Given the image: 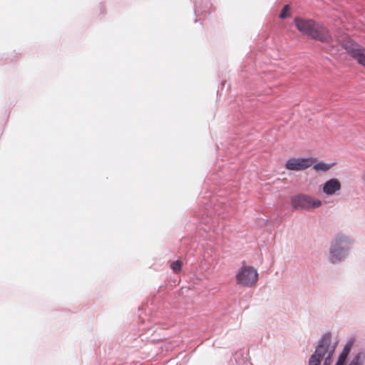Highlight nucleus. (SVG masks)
Listing matches in <instances>:
<instances>
[{
	"instance_id": "nucleus-6",
	"label": "nucleus",
	"mask_w": 365,
	"mask_h": 365,
	"mask_svg": "<svg viewBox=\"0 0 365 365\" xmlns=\"http://www.w3.org/2000/svg\"><path fill=\"white\" fill-rule=\"evenodd\" d=\"M311 38L324 43H329L333 41V36L329 29L324 24L317 21Z\"/></svg>"
},
{
	"instance_id": "nucleus-7",
	"label": "nucleus",
	"mask_w": 365,
	"mask_h": 365,
	"mask_svg": "<svg viewBox=\"0 0 365 365\" xmlns=\"http://www.w3.org/2000/svg\"><path fill=\"white\" fill-rule=\"evenodd\" d=\"M294 24L299 32L311 38L317 21L312 19L297 17L294 19Z\"/></svg>"
},
{
	"instance_id": "nucleus-3",
	"label": "nucleus",
	"mask_w": 365,
	"mask_h": 365,
	"mask_svg": "<svg viewBox=\"0 0 365 365\" xmlns=\"http://www.w3.org/2000/svg\"><path fill=\"white\" fill-rule=\"evenodd\" d=\"M331 341V332L327 331L324 333L319 339L314 353L309 359V365H320L330 346Z\"/></svg>"
},
{
	"instance_id": "nucleus-12",
	"label": "nucleus",
	"mask_w": 365,
	"mask_h": 365,
	"mask_svg": "<svg viewBox=\"0 0 365 365\" xmlns=\"http://www.w3.org/2000/svg\"><path fill=\"white\" fill-rule=\"evenodd\" d=\"M365 361V352L363 351H359L356 354L350 362L346 365H363Z\"/></svg>"
},
{
	"instance_id": "nucleus-2",
	"label": "nucleus",
	"mask_w": 365,
	"mask_h": 365,
	"mask_svg": "<svg viewBox=\"0 0 365 365\" xmlns=\"http://www.w3.org/2000/svg\"><path fill=\"white\" fill-rule=\"evenodd\" d=\"M290 204L294 210L309 211L319 207L322 205V201L314 199L307 194L299 193L291 197Z\"/></svg>"
},
{
	"instance_id": "nucleus-16",
	"label": "nucleus",
	"mask_w": 365,
	"mask_h": 365,
	"mask_svg": "<svg viewBox=\"0 0 365 365\" xmlns=\"http://www.w3.org/2000/svg\"><path fill=\"white\" fill-rule=\"evenodd\" d=\"M170 267L174 273H179L182 269V262L180 259L174 261L171 264Z\"/></svg>"
},
{
	"instance_id": "nucleus-4",
	"label": "nucleus",
	"mask_w": 365,
	"mask_h": 365,
	"mask_svg": "<svg viewBox=\"0 0 365 365\" xmlns=\"http://www.w3.org/2000/svg\"><path fill=\"white\" fill-rule=\"evenodd\" d=\"M235 279L237 284L252 287L255 286L258 281V273L257 269L249 265H242L238 269L235 275Z\"/></svg>"
},
{
	"instance_id": "nucleus-10",
	"label": "nucleus",
	"mask_w": 365,
	"mask_h": 365,
	"mask_svg": "<svg viewBox=\"0 0 365 365\" xmlns=\"http://www.w3.org/2000/svg\"><path fill=\"white\" fill-rule=\"evenodd\" d=\"M214 214L218 215L221 218H225L228 215V206L222 201H219L214 205L213 207Z\"/></svg>"
},
{
	"instance_id": "nucleus-5",
	"label": "nucleus",
	"mask_w": 365,
	"mask_h": 365,
	"mask_svg": "<svg viewBox=\"0 0 365 365\" xmlns=\"http://www.w3.org/2000/svg\"><path fill=\"white\" fill-rule=\"evenodd\" d=\"M314 162V158H290L284 165L287 170H303L311 167Z\"/></svg>"
},
{
	"instance_id": "nucleus-15",
	"label": "nucleus",
	"mask_w": 365,
	"mask_h": 365,
	"mask_svg": "<svg viewBox=\"0 0 365 365\" xmlns=\"http://www.w3.org/2000/svg\"><path fill=\"white\" fill-rule=\"evenodd\" d=\"M335 346L336 345H333L331 346V348L329 349H328L327 352V355L326 356L324 357V362H323V365H330L331 364V359H332V356H333V354H334V350H335Z\"/></svg>"
},
{
	"instance_id": "nucleus-1",
	"label": "nucleus",
	"mask_w": 365,
	"mask_h": 365,
	"mask_svg": "<svg viewBox=\"0 0 365 365\" xmlns=\"http://www.w3.org/2000/svg\"><path fill=\"white\" fill-rule=\"evenodd\" d=\"M351 239L343 234H338L330 243L329 259L332 264L343 261L351 248Z\"/></svg>"
},
{
	"instance_id": "nucleus-8",
	"label": "nucleus",
	"mask_w": 365,
	"mask_h": 365,
	"mask_svg": "<svg viewBox=\"0 0 365 365\" xmlns=\"http://www.w3.org/2000/svg\"><path fill=\"white\" fill-rule=\"evenodd\" d=\"M359 64L365 68V50L364 47H343Z\"/></svg>"
},
{
	"instance_id": "nucleus-17",
	"label": "nucleus",
	"mask_w": 365,
	"mask_h": 365,
	"mask_svg": "<svg viewBox=\"0 0 365 365\" xmlns=\"http://www.w3.org/2000/svg\"><path fill=\"white\" fill-rule=\"evenodd\" d=\"M354 342V337H351L350 339H349L347 340V341L346 342L345 345L344 346L342 351H346V352L350 354V351H351V348L353 346Z\"/></svg>"
},
{
	"instance_id": "nucleus-18",
	"label": "nucleus",
	"mask_w": 365,
	"mask_h": 365,
	"mask_svg": "<svg viewBox=\"0 0 365 365\" xmlns=\"http://www.w3.org/2000/svg\"><path fill=\"white\" fill-rule=\"evenodd\" d=\"M289 10V5H285L279 14V18L280 19L287 18L289 16V14H288Z\"/></svg>"
},
{
	"instance_id": "nucleus-13",
	"label": "nucleus",
	"mask_w": 365,
	"mask_h": 365,
	"mask_svg": "<svg viewBox=\"0 0 365 365\" xmlns=\"http://www.w3.org/2000/svg\"><path fill=\"white\" fill-rule=\"evenodd\" d=\"M335 164H336L335 162L331 163H324L323 161H319L313 165V168L317 172H325V171L329 170Z\"/></svg>"
},
{
	"instance_id": "nucleus-19",
	"label": "nucleus",
	"mask_w": 365,
	"mask_h": 365,
	"mask_svg": "<svg viewBox=\"0 0 365 365\" xmlns=\"http://www.w3.org/2000/svg\"><path fill=\"white\" fill-rule=\"evenodd\" d=\"M362 179H363L364 181H365V170H364V175L362 177Z\"/></svg>"
},
{
	"instance_id": "nucleus-14",
	"label": "nucleus",
	"mask_w": 365,
	"mask_h": 365,
	"mask_svg": "<svg viewBox=\"0 0 365 365\" xmlns=\"http://www.w3.org/2000/svg\"><path fill=\"white\" fill-rule=\"evenodd\" d=\"M349 354L341 351L338 356L337 361L335 365H346V361L348 359Z\"/></svg>"
},
{
	"instance_id": "nucleus-11",
	"label": "nucleus",
	"mask_w": 365,
	"mask_h": 365,
	"mask_svg": "<svg viewBox=\"0 0 365 365\" xmlns=\"http://www.w3.org/2000/svg\"><path fill=\"white\" fill-rule=\"evenodd\" d=\"M336 39L338 43L341 44V46H358L359 43L346 34L338 35L336 36Z\"/></svg>"
},
{
	"instance_id": "nucleus-9",
	"label": "nucleus",
	"mask_w": 365,
	"mask_h": 365,
	"mask_svg": "<svg viewBox=\"0 0 365 365\" xmlns=\"http://www.w3.org/2000/svg\"><path fill=\"white\" fill-rule=\"evenodd\" d=\"M341 189V183L336 178H331L323 185L322 191L327 195H332Z\"/></svg>"
}]
</instances>
